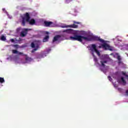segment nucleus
I'll return each mask as SVG.
<instances>
[{"instance_id": "nucleus-1", "label": "nucleus", "mask_w": 128, "mask_h": 128, "mask_svg": "<svg viewBox=\"0 0 128 128\" xmlns=\"http://www.w3.org/2000/svg\"><path fill=\"white\" fill-rule=\"evenodd\" d=\"M98 37L96 36H93L90 38H88L78 35H74V36L70 37V40H78V42H82V40H84L88 41L94 40L98 42Z\"/></svg>"}, {"instance_id": "nucleus-2", "label": "nucleus", "mask_w": 128, "mask_h": 128, "mask_svg": "<svg viewBox=\"0 0 128 128\" xmlns=\"http://www.w3.org/2000/svg\"><path fill=\"white\" fill-rule=\"evenodd\" d=\"M30 14L28 12H26L24 14V17L22 18V20L21 21V24L22 26H26V22H29L31 26H34L36 24V20L32 18L30 20Z\"/></svg>"}, {"instance_id": "nucleus-3", "label": "nucleus", "mask_w": 128, "mask_h": 128, "mask_svg": "<svg viewBox=\"0 0 128 128\" xmlns=\"http://www.w3.org/2000/svg\"><path fill=\"white\" fill-rule=\"evenodd\" d=\"M92 46V49L91 50L92 52H94L98 54V56H100V51L98 50L96 48V44H92L91 45Z\"/></svg>"}, {"instance_id": "nucleus-4", "label": "nucleus", "mask_w": 128, "mask_h": 128, "mask_svg": "<svg viewBox=\"0 0 128 128\" xmlns=\"http://www.w3.org/2000/svg\"><path fill=\"white\" fill-rule=\"evenodd\" d=\"M110 60H112V59L110 58L108 56H106V60H104L103 61L102 60L100 61L101 66H102L103 68H106V64H106V62H108Z\"/></svg>"}, {"instance_id": "nucleus-5", "label": "nucleus", "mask_w": 128, "mask_h": 128, "mask_svg": "<svg viewBox=\"0 0 128 128\" xmlns=\"http://www.w3.org/2000/svg\"><path fill=\"white\" fill-rule=\"evenodd\" d=\"M29 30L30 29H28V28L23 29V30L22 32H21L20 34V36L22 38H24V36H26V34H28V32Z\"/></svg>"}, {"instance_id": "nucleus-6", "label": "nucleus", "mask_w": 128, "mask_h": 128, "mask_svg": "<svg viewBox=\"0 0 128 128\" xmlns=\"http://www.w3.org/2000/svg\"><path fill=\"white\" fill-rule=\"evenodd\" d=\"M31 47L32 48H34L32 50V52L33 53V52H36V50H38V48H40V46H38V45L36 46V44H34V43L32 42L31 43Z\"/></svg>"}, {"instance_id": "nucleus-7", "label": "nucleus", "mask_w": 128, "mask_h": 128, "mask_svg": "<svg viewBox=\"0 0 128 128\" xmlns=\"http://www.w3.org/2000/svg\"><path fill=\"white\" fill-rule=\"evenodd\" d=\"M78 26L76 25V24H73L72 25H68V26H62L63 28H78Z\"/></svg>"}, {"instance_id": "nucleus-8", "label": "nucleus", "mask_w": 128, "mask_h": 128, "mask_svg": "<svg viewBox=\"0 0 128 128\" xmlns=\"http://www.w3.org/2000/svg\"><path fill=\"white\" fill-rule=\"evenodd\" d=\"M117 82L118 84H121L122 82L124 86H126V80H124V77H122L121 80L118 79L117 80Z\"/></svg>"}, {"instance_id": "nucleus-9", "label": "nucleus", "mask_w": 128, "mask_h": 128, "mask_svg": "<svg viewBox=\"0 0 128 128\" xmlns=\"http://www.w3.org/2000/svg\"><path fill=\"white\" fill-rule=\"evenodd\" d=\"M12 52L13 54H18L19 56H26L24 54V53H22V52H18V50H12Z\"/></svg>"}, {"instance_id": "nucleus-10", "label": "nucleus", "mask_w": 128, "mask_h": 128, "mask_svg": "<svg viewBox=\"0 0 128 128\" xmlns=\"http://www.w3.org/2000/svg\"><path fill=\"white\" fill-rule=\"evenodd\" d=\"M63 32H66L67 34H72V32H74V30L67 29V30H63Z\"/></svg>"}, {"instance_id": "nucleus-11", "label": "nucleus", "mask_w": 128, "mask_h": 128, "mask_svg": "<svg viewBox=\"0 0 128 128\" xmlns=\"http://www.w3.org/2000/svg\"><path fill=\"white\" fill-rule=\"evenodd\" d=\"M61 38L60 35H56V36L52 40V42H56V40H60V38Z\"/></svg>"}, {"instance_id": "nucleus-12", "label": "nucleus", "mask_w": 128, "mask_h": 128, "mask_svg": "<svg viewBox=\"0 0 128 128\" xmlns=\"http://www.w3.org/2000/svg\"><path fill=\"white\" fill-rule=\"evenodd\" d=\"M44 24L45 26H50V24H52V22L44 21Z\"/></svg>"}, {"instance_id": "nucleus-13", "label": "nucleus", "mask_w": 128, "mask_h": 128, "mask_svg": "<svg viewBox=\"0 0 128 128\" xmlns=\"http://www.w3.org/2000/svg\"><path fill=\"white\" fill-rule=\"evenodd\" d=\"M102 48H105V50H107V48H110V46H108V44L106 43H104V44H102Z\"/></svg>"}, {"instance_id": "nucleus-14", "label": "nucleus", "mask_w": 128, "mask_h": 128, "mask_svg": "<svg viewBox=\"0 0 128 128\" xmlns=\"http://www.w3.org/2000/svg\"><path fill=\"white\" fill-rule=\"evenodd\" d=\"M50 39V36L48 35L46 36L43 39V42H46L48 41Z\"/></svg>"}, {"instance_id": "nucleus-15", "label": "nucleus", "mask_w": 128, "mask_h": 128, "mask_svg": "<svg viewBox=\"0 0 128 128\" xmlns=\"http://www.w3.org/2000/svg\"><path fill=\"white\" fill-rule=\"evenodd\" d=\"M92 54L94 56V62H96V64H99L98 60V58H96V56H94V53H92Z\"/></svg>"}, {"instance_id": "nucleus-16", "label": "nucleus", "mask_w": 128, "mask_h": 128, "mask_svg": "<svg viewBox=\"0 0 128 128\" xmlns=\"http://www.w3.org/2000/svg\"><path fill=\"white\" fill-rule=\"evenodd\" d=\"M0 40H1L4 42V40H6V36H4L2 35L0 37Z\"/></svg>"}, {"instance_id": "nucleus-17", "label": "nucleus", "mask_w": 128, "mask_h": 128, "mask_svg": "<svg viewBox=\"0 0 128 128\" xmlns=\"http://www.w3.org/2000/svg\"><path fill=\"white\" fill-rule=\"evenodd\" d=\"M0 82H1V84L4 82V79L2 77H0Z\"/></svg>"}, {"instance_id": "nucleus-18", "label": "nucleus", "mask_w": 128, "mask_h": 128, "mask_svg": "<svg viewBox=\"0 0 128 128\" xmlns=\"http://www.w3.org/2000/svg\"><path fill=\"white\" fill-rule=\"evenodd\" d=\"M98 42H100L104 43V40L103 39L100 38H98Z\"/></svg>"}, {"instance_id": "nucleus-19", "label": "nucleus", "mask_w": 128, "mask_h": 128, "mask_svg": "<svg viewBox=\"0 0 128 128\" xmlns=\"http://www.w3.org/2000/svg\"><path fill=\"white\" fill-rule=\"evenodd\" d=\"M117 60H122V58H120V56H117Z\"/></svg>"}, {"instance_id": "nucleus-20", "label": "nucleus", "mask_w": 128, "mask_h": 128, "mask_svg": "<svg viewBox=\"0 0 128 128\" xmlns=\"http://www.w3.org/2000/svg\"><path fill=\"white\" fill-rule=\"evenodd\" d=\"M14 48H18V44L13 45Z\"/></svg>"}, {"instance_id": "nucleus-21", "label": "nucleus", "mask_w": 128, "mask_h": 128, "mask_svg": "<svg viewBox=\"0 0 128 128\" xmlns=\"http://www.w3.org/2000/svg\"><path fill=\"white\" fill-rule=\"evenodd\" d=\"M73 22H74V24H80V22H76V21H73Z\"/></svg>"}, {"instance_id": "nucleus-22", "label": "nucleus", "mask_w": 128, "mask_h": 128, "mask_svg": "<svg viewBox=\"0 0 128 128\" xmlns=\"http://www.w3.org/2000/svg\"><path fill=\"white\" fill-rule=\"evenodd\" d=\"M108 79L109 80L110 82H112V78L110 77V76H108Z\"/></svg>"}, {"instance_id": "nucleus-23", "label": "nucleus", "mask_w": 128, "mask_h": 128, "mask_svg": "<svg viewBox=\"0 0 128 128\" xmlns=\"http://www.w3.org/2000/svg\"><path fill=\"white\" fill-rule=\"evenodd\" d=\"M30 60V58H28V57H26V60L28 61Z\"/></svg>"}, {"instance_id": "nucleus-24", "label": "nucleus", "mask_w": 128, "mask_h": 128, "mask_svg": "<svg viewBox=\"0 0 128 128\" xmlns=\"http://www.w3.org/2000/svg\"><path fill=\"white\" fill-rule=\"evenodd\" d=\"M126 96H128V90H126Z\"/></svg>"}, {"instance_id": "nucleus-25", "label": "nucleus", "mask_w": 128, "mask_h": 128, "mask_svg": "<svg viewBox=\"0 0 128 128\" xmlns=\"http://www.w3.org/2000/svg\"><path fill=\"white\" fill-rule=\"evenodd\" d=\"M20 28H18L16 29V32H20Z\"/></svg>"}, {"instance_id": "nucleus-26", "label": "nucleus", "mask_w": 128, "mask_h": 128, "mask_svg": "<svg viewBox=\"0 0 128 128\" xmlns=\"http://www.w3.org/2000/svg\"><path fill=\"white\" fill-rule=\"evenodd\" d=\"M122 74H123V76H125L126 74V73L124 72H122Z\"/></svg>"}, {"instance_id": "nucleus-27", "label": "nucleus", "mask_w": 128, "mask_h": 128, "mask_svg": "<svg viewBox=\"0 0 128 128\" xmlns=\"http://www.w3.org/2000/svg\"><path fill=\"white\" fill-rule=\"evenodd\" d=\"M10 42H14V39H11Z\"/></svg>"}, {"instance_id": "nucleus-28", "label": "nucleus", "mask_w": 128, "mask_h": 128, "mask_svg": "<svg viewBox=\"0 0 128 128\" xmlns=\"http://www.w3.org/2000/svg\"><path fill=\"white\" fill-rule=\"evenodd\" d=\"M118 64H122V61L121 60H118Z\"/></svg>"}, {"instance_id": "nucleus-29", "label": "nucleus", "mask_w": 128, "mask_h": 128, "mask_svg": "<svg viewBox=\"0 0 128 128\" xmlns=\"http://www.w3.org/2000/svg\"><path fill=\"white\" fill-rule=\"evenodd\" d=\"M2 11L3 12H6V8H2Z\"/></svg>"}, {"instance_id": "nucleus-30", "label": "nucleus", "mask_w": 128, "mask_h": 128, "mask_svg": "<svg viewBox=\"0 0 128 128\" xmlns=\"http://www.w3.org/2000/svg\"><path fill=\"white\" fill-rule=\"evenodd\" d=\"M45 34H48V32H45Z\"/></svg>"}, {"instance_id": "nucleus-31", "label": "nucleus", "mask_w": 128, "mask_h": 128, "mask_svg": "<svg viewBox=\"0 0 128 128\" xmlns=\"http://www.w3.org/2000/svg\"><path fill=\"white\" fill-rule=\"evenodd\" d=\"M118 90H122L121 88H118Z\"/></svg>"}, {"instance_id": "nucleus-32", "label": "nucleus", "mask_w": 128, "mask_h": 128, "mask_svg": "<svg viewBox=\"0 0 128 128\" xmlns=\"http://www.w3.org/2000/svg\"><path fill=\"white\" fill-rule=\"evenodd\" d=\"M125 76L126 77V78H128V75L126 74Z\"/></svg>"}, {"instance_id": "nucleus-33", "label": "nucleus", "mask_w": 128, "mask_h": 128, "mask_svg": "<svg viewBox=\"0 0 128 128\" xmlns=\"http://www.w3.org/2000/svg\"><path fill=\"white\" fill-rule=\"evenodd\" d=\"M50 50H50V49H49V50H48V52H50Z\"/></svg>"}]
</instances>
